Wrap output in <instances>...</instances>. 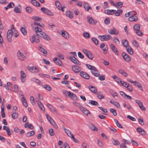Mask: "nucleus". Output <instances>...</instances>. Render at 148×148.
<instances>
[{
    "label": "nucleus",
    "instance_id": "obj_27",
    "mask_svg": "<svg viewBox=\"0 0 148 148\" xmlns=\"http://www.w3.org/2000/svg\"><path fill=\"white\" fill-rule=\"evenodd\" d=\"M123 4V3L122 2H116L115 6L118 8H121L122 7Z\"/></svg>",
    "mask_w": 148,
    "mask_h": 148
},
{
    "label": "nucleus",
    "instance_id": "obj_59",
    "mask_svg": "<svg viewBox=\"0 0 148 148\" xmlns=\"http://www.w3.org/2000/svg\"><path fill=\"white\" fill-rule=\"evenodd\" d=\"M90 128L93 131H97L98 130V128L96 127L95 126L93 125H92L90 126Z\"/></svg>",
    "mask_w": 148,
    "mask_h": 148
},
{
    "label": "nucleus",
    "instance_id": "obj_54",
    "mask_svg": "<svg viewBox=\"0 0 148 148\" xmlns=\"http://www.w3.org/2000/svg\"><path fill=\"white\" fill-rule=\"evenodd\" d=\"M30 100L32 104L34 105L35 104V102L34 101V98L33 96H31L30 97Z\"/></svg>",
    "mask_w": 148,
    "mask_h": 148
},
{
    "label": "nucleus",
    "instance_id": "obj_50",
    "mask_svg": "<svg viewBox=\"0 0 148 148\" xmlns=\"http://www.w3.org/2000/svg\"><path fill=\"white\" fill-rule=\"evenodd\" d=\"M12 118L14 119H16L18 116V114L16 112H14L12 115Z\"/></svg>",
    "mask_w": 148,
    "mask_h": 148
},
{
    "label": "nucleus",
    "instance_id": "obj_40",
    "mask_svg": "<svg viewBox=\"0 0 148 148\" xmlns=\"http://www.w3.org/2000/svg\"><path fill=\"white\" fill-rule=\"evenodd\" d=\"M112 143L114 145H119V142L118 140H115L114 138H112Z\"/></svg>",
    "mask_w": 148,
    "mask_h": 148
},
{
    "label": "nucleus",
    "instance_id": "obj_22",
    "mask_svg": "<svg viewBox=\"0 0 148 148\" xmlns=\"http://www.w3.org/2000/svg\"><path fill=\"white\" fill-rule=\"evenodd\" d=\"M136 130L140 135H144L145 134L144 130L140 127H138L136 129Z\"/></svg>",
    "mask_w": 148,
    "mask_h": 148
},
{
    "label": "nucleus",
    "instance_id": "obj_11",
    "mask_svg": "<svg viewBox=\"0 0 148 148\" xmlns=\"http://www.w3.org/2000/svg\"><path fill=\"white\" fill-rule=\"evenodd\" d=\"M18 57L19 59L21 60H23L26 58V56L24 55L23 54L21 53L20 51H18Z\"/></svg>",
    "mask_w": 148,
    "mask_h": 148
},
{
    "label": "nucleus",
    "instance_id": "obj_23",
    "mask_svg": "<svg viewBox=\"0 0 148 148\" xmlns=\"http://www.w3.org/2000/svg\"><path fill=\"white\" fill-rule=\"evenodd\" d=\"M122 43L123 46L126 48L129 46V42L126 39L123 40Z\"/></svg>",
    "mask_w": 148,
    "mask_h": 148
},
{
    "label": "nucleus",
    "instance_id": "obj_28",
    "mask_svg": "<svg viewBox=\"0 0 148 148\" xmlns=\"http://www.w3.org/2000/svg\"><path fill=\"white\" fill-rule=\"evenodd\" d=\"M134 84L136 86L138 87L139 89L142 91H143V88L141 85L138 82L135 81Z\"/></svg>",
    "mask_w": 148,
    "mask_h": 148
},
{
    "label": "nucleus",
    "instance_id": "obj_14",
    "mask_svg": "<svg viewBox=\"0 0 148 148\" xmlns=\"http://www.w3.org/2000/svg\"><path fill=\"white\" fill-rule=\"evenodd\" d=\"M110 47L116 55H119V52L118 51L117 48L113 44H111Z\"/></svg>",
    "mask_w": 148,
    "mask_h": 148
},
{
    "label": "nucleus",
    "instance_id": "obj_10",
    "mask_svg": "<svg viewBox=\"0 0 148 148\" xmlns=\"http://www.w3.org/2000/svg\"><path fill=\"white\" fill-rule=\"evenodd\" d=\"M122 56L123 59L126 62H129L131 60V58L129 56L124 52H123Z\"/></svg>",
    "mask_w": 148,
    "mask_h": 148
},
{
    "label": "nucleus",
    "instance_id": "obj_20",
    "mask_svg": "<svg viewBox=\"0 0 148 148\" xmlns=\"http://www.w3.org/2000/svg\"><path fill=\"white\" fill-rule=\"evenodd\" d=\"M115 11H116V10H105L104 13L107 14H113L114 13Z\"/></svg>",
    "mask_w": 148,
    "mask_h": 148
},
{
    "label": "nucleus",
    "instance_id": "obj_7",
    "mask_svg": "<svg viewBox=\"0 0 148 148\" xmlns=\"http://www.w3.org/2000/svg\"><path fill=\"white\" fill-rule=\"evenodd\" d=\"M80 75L83 78L87 79H88L90 78V75L87 73L83 71L80 72Z\"/></svg>",
    "mask_w": 148,
    "mask_h": 148
},
{
    "label": "nucleus",
    "instance_id": "obj_6",
    "mask_svg": "<svg viewBox=\"0 0 148 148\" xmlns=\"http://www.w3.org/2000/svg\"><path fill=\"white\" fill-rule=\"evenodd\" d=\"M69 59L74 63L77 64L78 65H80L81 64L80 62L73 56H71L69 57Z\"/></svg>",
    "mask_w": 148,
    "mask_h": 148
},
{
    "label": "nucleus",
    "instance_id": "obj_57",
    "mask_svg": "<svg viewBox=\"0 0 148 148\" xmlns=\"http://www.w3.org/2000/svg\"><path fill=\"white\" fill-rule=\"evenodd\" d=\"M63 93L66 95H68L69 96H70V94H71V92H68L67 91H66L65 90H63L62 91Z\"/></svg>",
    "mask_w": 148,
    "mask_h": 148
},
{
    "label": "nucleus",
    "instance_id": "obj_48",
    "mask_svg": "<svg viewBox=\"0 0 148 148\" xmlns=\"http://www.w3.org/2000/svg\"><path fill=\"white\" fill-rule=\"evenodd\" d=\"M26 11L28 13H30L33 11V9L30 6H27L26 8Z\"/></svg>",
    "mask_w": 148,
    "mask_h": 148
},
{
    "label": "nucleus",
    "instance_id": "obj_25",
    "mask_svg": "<svg viewBox=\"0 0 148 148\" xmlns=\"http://www.w3.org/2000/svg\"><path fill=\"white\" fill-rule=\"evenodd\" d=\"M31 2L35 6L37 7L40 6V3L36 0H32L31 1Z\"/></svg>",
    "mask_w": 148,
    "mask_h": 148
},
{
    "label": "nucleus",
    "instance_id": "obj_24",
    "mask_svg": "<svg viewBox=\"0 0 148 148\" xmlns=\"http://www.w3.org/2000/svg\"><path fill=\"white\" fill-rule=\"evenodd\" d=\"M21 8V6L20 5H18V7H15L14 8V11L17 13H21V10L20 9Z\"/></svg>",
    "mask_w": 148,
    "mask_h": 148
},
{
    "label": "nucleus",
    "instance_id": "obj_8",
    "mask_svg": "<svg viewBox=\"0 0 148 148\" xmlns=\"http://www.w3.org/2000/svg\"><path fill=\"white\" fill-rule=\"evenodd\" d=\"M12 30H9L7 32V38L8 41L11 42L12 41Z\"/></svg>",
    "mask_w": 148,
    "mask_h": 148
},
{
    "label": "nucleus",
    "instance_id": "obj_9",
    "mask_svg": "<svg viewBox=\"0 0 148 148\" xmlns=\"http://www.w3.org/2000/svg\"><path fill=\"white\" fill-rule=\"evenodd\" d=\"M27 69L32 73H37L39 72V69L36 67L32 66L29 67V66H28Z\"/></svg>",
    "mask_w": 148,
    "mask_h": 148
},
{
    "label": "nucleus",
    "instance_id": "obj_55",
    "mask_svg": "<svg viewBox=\"0 0 148 148\" xmlns=\"http://www.w3.org/2000/svg\"><path fill=\"white\" fill-rule=\"evenodd\" d=\"M91 40L96 45H97L98 44V40L94 37H92L91 38Z\"/></svg>",
    "mask_w": 148,
    "mask_h": 148
},
{
    "label": "nucleus",
    "instance_id": "obj_33",
    "mask_svg": "<svg viewBox=\"0 0 148 148\" xmlns=\"http://www.w3.org/2000/svg\"><path fill=\"white\" fill-rule=\"evenodd\" d=\"M66 16L70 18H72L73 16V14L70 11H67L66 12Z\"/></svg>",
    "mask_w": 148,
    "mask_h": 148
},
{
    "label": "nucleus",
    "instance_id": "obj_12",
    "mask_svg": "<svg viewBox=\"0 0 148 148\" xmlns=\"http://www.w3.org/2000/svg\"><path fill=\"white\" fill-rule=\"evenodd\" d=\"M80 109L85 115H88L90 114L89 110L83 106H80Z\"/></svg>",
    "mask_w": 148,
    "mask_h": 148
},
{
    "label": "nucleus",
    "instance_id": "obj_30",
    "mask_svg": "<svg viewBox=\"0 0 148 148\" xmlns=\"http://www.w3.org/2000/svg\"><path fill=\"white\" fill-rule=\"evenodd\" d=\"M50 123L54 127H55L56 129H57L58 127L56 124L55 121L53 120V119H52L50 120L49 121Z\"/></svg>",
    "mask_w": 148,
    "mask_h": 148
},
{
    "label": "nucleus",
    "instance_id": "obj_34",
    "mask_svg": "<svg viewBox=\"0 0 148 148\" xmlns=\"http://www.w3.org/2000/svg\"><path fill=\"white\" fill-rule=\"evenodd\" d=\"M35 132L34 131H32L27 132L26 134V136L29 137L34 135L35 134Z\"/></svg>",
    "mask_w": 148,
    "mask_h": 148
},
{
    "label": "nucleus",
    "instance_id": "obj_39",
    "mask_svg": "<svg viewBox=\"0 0 148 148\" xmlns=\"http://www.w3.org/2000/svg\"><path fill=\"white\" fill-rule=\"evenodd\" d=\"M84 6L85 10L87 11H88L90 8V7L89 5L88 4L86 3H84Z\"/></svg>",
    "mask_w": 148,
    "mask_h": 148
},
{
    "label": "nucleus",
    "instance_id": "obj_60",
    "mask_svg": "<svg viewBox=\"0 0 148 148\" xmlns=\"http://www.w3.org/2000/svg\"><path fill=\"white\" fill-rule=\"evenodd\" d=\"M49 133L50 135L51 136H53L54 135L55 133L54 132L53 130L52 129H50L49 130Z\"/></svg>",
    "mask_w": 148,
    "mask_h": 148
},
{
    "label": "nucleus",
    "instance_id": "obj_2",
    "mask_svg": "<svg viewBox=\"0 0 148 148\" xmlns=\"http://www.w3.org/2000/svg\"><path fill=\"white\" fill-rule=\"evenodd\" d=\"M98 38L101 41H107L112 38V36L109 35H105L98 36Z\"/></svg>",
    "mask_w": 148,
    "mask_h": 148
},
{
    "label": "nucleus",
    "instance_id": "obj_19",
    "mask_svg": "<svg viewBox=\"0 0 148 148\" xmlns=\"http://www.w3.org/2000/svg\"><path fill=\"white\" fill-rule=\"evenodd\" d=\"M108 32L110 34H118V31L116 30L114 28L112 29L108 30Z\"/></svg>",
    "mask_w": 148,
    "mask_h": 148
},
{
    "label": "nucleus",
    "instance_id": "obj_36",
    "mask_svg": "<svg viewBox=\"0 0 148 148\" xmlns=\"http://www.w3.org/2000/svg\"><path fill=\"white\" fill-rule=\"evenodd\" d=\"M87 57L90 59L92 60L94 58L93 56L92 55L90 51H88V53L86 54V55Z\"/></svg>",
    "mask_w": 148,
    "mask_h": 148
},
{
    "label": "nucleus",
    "instance_id": "obj_47",
    "mask_svg": "<svg viewBox=\"0 0 148 148\" xmlns=\"http://www.w3.org/2000/svg\"><path fill=\"white\" fill-rule=\"evenodd\" d=\"M55 4L58 10H60V9L61 8V6L59 2L58 1H56L55 2Z\"/></svg>",
    "mask_w": 148,
    "mask_h": 148
},
{
    "label": "nucleus",
    "instance_id": "obj_41",
    "mask_svg": "<svg viewBox=\"0 0 148 148\" xmlns=\"http://www.w3.org/2000/svg\"><path fill=\"white\" fill-rule=\"evenodd\" d=\"M20 30L22 33L23 35H26L27 33V32L25 28L24 27H21L20 29Z\"/></svg>",
    "mask_w": 148,
    "mask_h": 148
},
{
    "label": "nucleus",
    "instance_id": "obj_38",
    "mask_svg": "<svg viewBox=\"0 0 148 148\" xmlns=\"http://www.w3.org/2000/svg\"><path fill=\"white\" fill-rule=\"evenodd\" d=\"M69 97L74 100H76L77 98V96L72 92H71L70 96Z\"/></svg>",
    "mask_w": 148,
    "mask_h": 148
},
{
    "label": "nucleus",
    "instance_id": "obj_45",
    "mask_svg": "<svg viewBox=\"0 0 148 148\" xmlns=\"http://www.w3.org/2000/svg\"><path fill=\"white\" fill-rule=\"evenodd\" d=\"M66 134L67 135L71 137V136H72L73 135L71 132L69 130L67 129L65 131Z\"/></svg>",
    "mask_w": 148,
    "mask_h": 148
},
{
    "label": "nucleus",
    "instance_id": "obj_5",
    "mask_svg": "<svg viewBox=\"0 0 148 148\" xmlns=\"http://www.w3.org/2000/svg\"><path fill=\"white\" fill-rule=\"evenodd\" d=\"M72 71L75 73H79L81 70V67L79 66H77L76 65H73L72 67Z\"/></svg>",
    "mask_w": 148,
    "mask_h": 148
},
{
    "label": "nucleus",
    "instance_id": "obj_13",
    "mask_svg": "<svg viewBox=\"0 0 148 148\" xmlns=\"http://www.w3.org/2000/svg\"><path fill=\"white\" fill-rule=\"evenodd\" d=\"M34 35L32 37V39L33 40L32 42H35L36 43H38L40 42V40L39 39V36H39L37 35Z\"/></svg>",
    "mask_w": 148,
    "mask_h": 148
},
{
    "label": "nucleus",
    "instance_id": "obj_51",
    "mask_svg": "<svg viewBox=\"0 0 148 148\" xmlns=\"http://www.w3.org/2000/svg\"><path fill=\"white\" fill-rule=\"evenodd\" d=\"M43 87L47 90L50 91L51 90V87L48 85H43Z\"/></svg>",
    "mask_w": 148,
    "mask_h": 148
},
{
    "label": "nucleus",
    "instance_id": "obj_63",
    "mask_svg": "<svg viewBox=\"0 0 148 148\" xmlns=\"http://www.w3.org/2000/svg\"><path fill=\"white\" fill-rule=\"evenodd\" d=\"M134 12V11H131L130 12H128L127 13H126L125 14V16L127 17L130 16H131V14H132V13H133Z\"/></svg>",
    "mask_w": 148,
    "mask_h": 148
},
{
    "label": "nucleus",
    "instance_id": "obj_58",
    "mask_svg": "<svg viewBox=\"0 0 148 148\" xmlns=\"http://www.w3.org/2000/svg\"><path fill=\"white\" fill-rule=\"evenodd\" d=\"M57 56L61 59L63 60L64 59V56L59 53H57Z\"/></svg>",
    "mask_w": 148,
    "mask_h": 148
},
{
    "label": "nucleus",
    "instance_id": "obj_43",
    "mask_svg": "<svg viewBox=\"0 0 148 148\" xmlns=\"http://www.w3.org/2000/svg\"><path fill=\"white\" fill-rule=\"evenodd\" d=\"M39 50L42 53L44 54H47V51L41 47H40Z\"/></svg>",
    "mask_w": 148,
    "mask_h": 148
},
{
    "label": "nucleus",
    "instance_id": "obj_32",
    "mask_svg": "<svg viewBox=\"0 0 148 148\" xmlns=\"http://www.w3.org/2000/svg\"><path fill=\"white\" fill-rule=\"evenodd\" d=\"M123 10L121 9H118L117 11H115V14L116 16H118L121 14L123 12Z\"/></svg>",
    "mask_w": 148,
    "mask_h": 148
},
{
    "label": "nucleus",
    "instance_id": "obj_15",
    "mask_svg": "<svg viewBox=\"0 0 148 148\" xmlns=\"http://www.w3.org/2000/svg\"><path fill=\"white\" fill-rule=\"evenodd\" d=\"M61 32L62 33L61 35L62 37H64L66 39H68L69 38V35L68 33L67 32L64 30H62L61 31Z\"/></svg>",
    "mask_w": 148,
    "mask_h": 148
},
{
    "label": "nucleus",
    "instance_id": "obj_21",
    "mask_svg": "<svg viewBox=\"0 0 148 148\" xmlns=\"http://www.w3.org/2000/svg\"><path fill=\"white\" fill-rule=\"evenodd\" d=\"M86 66L89 69L94 71H97V69L95 67L87 64H86Z\"/></svg>",
    "mask_w": 148,
    "mask_h": 148
},
{
    "label": "nucleus",
    "instance_id": "obj_46",
    "mask_svg": "<svg viewBox=\"0 0 148 148\" xmlns=\"http://www.w3.org/2000/svg\"><path fill=\"white\" fill-rule=\"evenodd\" d=\"M133 28L134 30L136 31L138 30H139L140 29V27L139 24H136L134 25Z\"/></svg>",
    "mask_w": 148,
    "mask_h": 148
},
{
    "label": "nucleus",
    "instance_id": "obj_35",
    "mask_svg": "<svg viewBox=\"0 0 148 148\" xmlns=\"http://www.w3.org/2000/svg\"><path fill=\"white\" fill-rule=\"evenodd\" d=\"M87 18L88 22L90 24L92 25L95 24L94 21L92 18L88 16Z\"/></svg>",
    "mask_w": 148,
    "mask_h": 148
},
{
    "label": "nucleus",
    "instance_id": "obj_49",
    "mask_svg": "<svg viewBox=\"0 0 148 148\" xmlns=\"http://www.w3.org/2000/svg\"><path fill=\"white\" fill-rule=\"evenodd\" d=\"M127 90L130 92H132L133 90V88L132 86L128 84V86H127Z\"/></svg>",
    "mask_w": 148,
    "mask_h": 148
},
{
    "label": "nucleus",
    "instance_id": "obj_16",
    "mask_svg": "<svg viewBox=\"0 0 148 148\" xmlns=\"http://www.w3.org/2000/svg\"><path fill=\"white\" fill-rule=\"evenodd\" d=\"M21 80L22 82H24L25 81V77L26 76V74L23 71H21Z\"/></svg>",
    "mask_w": 148,
    "mask_h": 148
},
{
    "label": "nucleus",
    "instance_id": "obj_29",
    "mask_svg": "<svg viewBox=\"0 0 148 148\" xmlns=\"http://www.w3.org/2000/svg\"><path fill=\"white\" fill-rule=\"evenodd\" d=\"M47 106L51 111L53 112L54 111L55 112H56V110L53 106L49 103L47 104Z\"/></svg>",
    "mask_w": 148,
    "mask_h": 148
},
{
    "label": "nucleus",
    "instance_id": "obj_26",
    "mask_svg": "<svg viewBox=\"0 0 148 148\" xmlns=\"http://www.w3.org/2000/svg\"><path fill=\"white\" fill-rule=\"evenodd\" d=\"M127 51L130 54L132 55L133 53V51L132 48L130 46L126 48Z\"/></svg>",
    "mask_w": 148,
    "mask_h": 148
},
{
    "label": "nucleus",
    "instance_id": "obj_31",
    "mask_svg": "<svg viewBox=\"0 0 148 148\" xmlns=\"http://www.w3.org/2000/svg\"><path fill=\"white\" fill-rule=\"evenodd\" d=\"M119 73L125 77H126L127 75V73L124 70L122 69L119 70Z\"/></svg>",
    "mask_w": 148,
    "mask_h": 148
},
{
    "label": "nucleus",
    "instance_id": "obj_42",
    "mask_svg": "<svg viewBox=\"0 0 148 148\" xmlns=\"http://www.w3.org/2000/svg\"><path fill=\"white\" fill-rule=\"evenodd\" d=\"M83 36L86 38H88L90 37V35L89 33L86 32H84L83 34Z\"/></svg>",
    "mask_w": 148,
    "mask_h": 148
},
{
    "label": "nucleus",
    "instance_id": "obj_37",
    "mask_svg": "<svg viewBox=\"0 0 148 148\" xmlns=\"http://www.w3.org/2000/svg\"><path fill=\"white\" fill-rule=\"evenodd\" d=\"M12 90L14 92H16L18 91L19 89L18 86L16 85H14L12 88Z\"/></svg>",
    "mask_w": 148,
    "mask_h": 148
},
{
    "label": "nucleus",
    "instance_id": "obj_3",
    "mask_svg": "<svg viewBox=\"0 0 148 148\" xmlns=\"http://www.w3.org/2000/svg\"><path fill=\"white\" fill-rule=\"evenodd\" d=\"M132 14H131V16L128 18V20L130 21H137L138 19V18L136 16V13L135 12H133Z\"/></svg>",
    "mask_w": 148,
    "mask_h": 148
},
{
    "label": "nucleus",
    "instance_id": "obj_18",
    "mask_svg": "<svg viewBox=\"0 0 148 148\" xmlns=\"http://www.w3.org/2000/svg\"><path fill=\"white\" fill-rule=\"evenodd\" d=\"M88 88L90 91L94 93L95 94L97 93V90L95 87L93 86L90 85L89 86Z\"/></svg>",
    "mask_w": 148,
    "mask_h": 148
},
{
    "label": "nucleus",
    "instance_id": "obj_44",
    "mask_svg": "<svg viewBox=\"0 0 148 148\" xmlns=\"http://www.w3.org/2000/svg\"><path fill=\"white\" fill-rule=\"evenodd\" d=\"M109 91L113 97H114L115 96H117V93L113 90H110Z\"/></svg>",
    "mask_w": 148,
    "mask_h": 148
},
{
    "label": "nucleus",
    "instance_id": "obj_17",
    "mask_svg": "<svg viewBox=\"0 0 148 148\" xmlns=\"http://www.w3.org/2000/svg\"><path fill=\"white\" fill-rule=\"evenodd\" d=\"M53 61L56 63L57 65H59L61 66L62 64V61L59 59H58L57 58H55L53 59Z\"/></svg>",
    "mask_w": 148,
    "mask_h": 148
},
{
    "label": "nucleus",
    "instance_id": "obj_4",
    "mask_svg": "<svg viewBox=\"0 0 148 148\" xmlns=\"http://www.w3.org/2000/svg\"><path fill=\"white\" fill-rule=\"evenodd\" d=\"M40 10L42 12L48 15L51 16L53 15V12L46 8L42 7L41 8Z\"/></svg>",
    "mask_w": 148,
    "mask_h": 148
},
{
    "label": "nucleus",
    "instance_id": "obj_61",
    "mask_svg": "<svg viewBox=\"0 0 148 148\" xmlns=\"http://www.w3.org/2000/svg\"><path fill=\"white\" fill-rule=\"evenodd\" d=\"M138 122L141 125H144V122L142 118H140L138 119Z\"/></svg>",
    "mask_w": 148,
    "mask_h": 148
},
{
    "label": "nucleus",
    "instance_id": "obj_53",
    "mask_svg": "<svg viewBox=\"0 0 148 148\" xmlns=\"http://www.w3.org/2000/svg\"><path fill=\"white\" fill-rule=\"evenodd\" d=\"M140 109L143 111H145L146 110V108L143 106V105L142 102L140 103V105L139 106Z\"/></svg>",
    "mask_w": 148,
    "mask_h": 148
},
{
    "label": "nucleus",
    "instance_id": "obj_52",
    "mask_svg": "<svg viewBox=\"0 0 148 148\" xmlns=\"http://www.w3.org/2000/svg\"><path fill=\"white\" fill-rule=\"evenodd\" d=\"M132 43L134 46L136 47H138L139 46L138 43L135 40H133Z\"/></svg>",
    "mask_w": 148,
    "mask_h": 148
},
{
    "label": "nucleus",
    "instance_id": "obj_64",
    "mask_svg": "<svg viewBox=\"0 0 148 148\" xmlns=\"http://www.w3.org/2000/svg\"><path fill=\"white\" fill-rule=\"evenodd\" d=\"M98 144L99 146L101 147H103V144L100 140H97Z\"/></svg>",
    "mask_w": 148,
    "mask_h": 148
},
{
    "label": "nucleus",
    "instance_id": "obj_1",
    "mask_svg": "<svg viewBox=\"0 0 148 148\" xmlns=\"http://www.w3.org/2000/svg\"><path fill=\"white\" fill-rule=\"evenodd\" d=\"M34 24L36 26L34 27H33V30L35 31L37 35L49 41L51 40L50 37L44 32H42V29L40 28V27L43 28L45 27L42 22L40 21H34Z\"/></svg>",
    "mask_w": 148,
    "mask_h": 148
},
{
    "label": "nucleus",
    "instance_id": "obj_62",
    "mask_svg": "<svg viewBox=\"0 0 148 148\" xmlns=\"http://www.w3.org/2000/svg\"><path fill=\"white\" fill-rule=\"evenodd\" d=\"M90 103L93 106H98V104L97 102L95 101H91L90 102Z\"/></svg>",
    "mask_w": 148,
    "mask_h": 148
},
{
    "label": "nucleus",
    "instance_id": "obj_56",
    "mask_svg": "<svg viewBox=\"0 0 148 148\" xmlns=\"http://www.w3.org/2000/svg\"><path fill=\"white\" fill-rule=\"evenodd\" d=\"M110 111L113 113L114 116H116L117 114L115 110L113 108H111L110 110Z\"/></svg>",
    "mask_w": 148,
    "mask_h": 148
}]
</instances>
